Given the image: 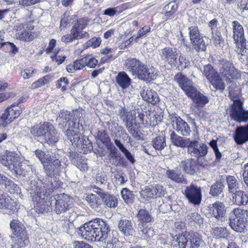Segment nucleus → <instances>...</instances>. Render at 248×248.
Instances as JSON below:
<instances>
[{"label":"nucleus","mask_w":248,"mask_h":248,"mask_svg":"<svg viewBox=\"0 0 248 248\" xmlns=\"http://www.w3.org/2000/svg\"><path fill=\"white\" fill-rule=\"evenodd\" d=\"M74 113V115L79 118L78 122L77 118L74 120L72 119L70 112L64 110L61 112L56 121L59 128L65 133L72 144L80 146L79 152L86 154L93 150L92 143L88 139L80 138L81 135L79 133L83 129L82 124H79L82 113L78 110H75Z\"/></svg>","instance_id":"1"},{"label":"nucleus","mask_w":248,"mask_h":248,"mask_svg":"<svg viewBox=\"0 0 248 248\" xmlns=\"http://www.w3.org/2000/svg\"><path fill=\"white\" fill-rule=\"evenodd\" d=\"M55 182L51 184H46L45 186L39 185L38 182L31 180L30 182L28 190L32 197L33 202H36L35 208L39 212L43 213L53 211V207L50 205V201L46 202L45 200V195L52 192L54 189L58 187Z\"/></svg>","instance_id":"2"},{"label":"nucleus","mask_w":248,"mask_h":248,"mask_svg":"<svg viewBox=\"0 0 248 248\" xmlns=\"http://www.w3.org/2000/svg\"><path fill=\"white\" fill-rule=\"evenodd\" d=\"M43 166L47 177L45 182L38 180L39 185L43 186L46 184H49L54 182L57 184L56 178L54 176L59 171L66 168L68 166V159L61 150H54L51 153V157Z\"/></svg>","instance_id":"3"},{"label":"nucleus","mask_w":248,"mask_h":248,"mask_svg":"<svg viewBox=\"0 0 248 248\" xmlns=\"http://www.w3.org/2000/svg\"><path fill=\"white\" fill-rule=\"evenodd\" d=\"M202 73L216 91L222 93L225 90V83L223 79L211 64L204 65Z\"/></svg>","instance_id":"4"},{"label":"nucleus","mask_w":248,"mask_h":248,"mask_svg":"<svg viewBox=\"0 0 248 248\" xmlns=\"http://www.w3.org/2000/svg\"><path fill=\"white\" fill-rule=\"evenodd\" d=\"M10 226L15 244L18 246L28 245L29 240L24 224L17 219H13L10 222Z\"/></svg>","instance_id":"5"},{"label":"nucleus","mask_w":248,"mask_h":248,"mask_svg":"<svg viewBox=\"0 0 248 248\" xmlns=\"http://www.w3.org/2000/svg\"><path fill=\"white\" fill-rule=\"evenodd\" d=\"M109 229V225L103 219L95 218L85 223L83 226L77 228L76 232L82 236L87 235L92 237L91 234L98 233L100 229H104V231Z\"/></svg>","instance_id":"6"},{"label":"nucleus","mask_w":248,"mask_h":248,"mask_svg":"<svg viewBox=\"0 0 248 248\" xmlns=\"http://www.w3.org/2000/svg\"><path fill=\"white\" fill-rule=\"evenodd\" d=\"M219 71L222 77L228 82H232V80H237L241 78L240 71L235 68L233 63L227 60L220 61Z\"/></svg>","instance_id":"7"},{"label":"nucleus","mask_w":248,"mask_h":248,"mask_svg":"<svg viewBox=\"0 0 248 248\" xmlns=\"http://www.w3.org/2000/svg\"><path fill=\"white\" fill-rule=\"evenodd\" d=\"M72 202L70 196L63 194L51 197L50 205L53 207V210L59 215L67 211L71 207Z\"/></svg>","instance_id":"8"},{"label":"nucleus","mask_w":248,"mask_h":248,"mask_svg":"<svg viewBox=\"0 0 248 248\" xmlns=\"http://www.w3.org/2000/svg\"><path fill=\"white\" fill-rule=\"evenodd\" d=\"M17 155L14 152H6L4 155H0V163L7 167L11 171H14L16 175H20L22 171L19 168Z\"/></svg>","instance_id":"9"},{"label":"nucleus","mask_w":248,"mask_h":248,"mask_svg":"<svg viewBox=\"0 0 248 248\" xmlns=\"http://www.w3.org/2000/svg\"><path fill=\"white\" fill-rule=\"evenodd\" d=\"M230 116L232 119L239 123L248 121V110L243 108V103L239 99L234 100L230 109Z\"/></svg>","instance_id":"10"},{"label":"nucleus","mask_w":248,"mask_h":248,"mask_svg":"<svg viewBox=\"0 0 248 248\" xmlns=\"http://www.w3.org/2000/svg\"><path fill=\"white\" fill-rule=\"evenodd\" d=\"M137 217L140 222L139 230L141 232L142 235H144V238L148 239L150 237L149 233L152 232V230L150 229H147V227H145L144 226L147 223L151 222L153 220V217L149 212L145 209H140L139 211Z\"/></svg>","instance_id":"11"},{"label":"nucleus","mask_w":248,"mask_h":248,"mask_svg":"<svg viewBox=\"0 0 248 248\" xmlns=\"http://www.w3.org/2000/svg\"><path fill=\"white\" fill-rule=\"evenodd\" d=\"M209 147L205 143L199 142L198 140H191L187 149V153L200 158L204 157L208 153Z\"/></svg>","instance_id":"12"},{"label":"nucleus","mask_w":248,"mask_h":248,"mask_svg":"<svg viewBox=\"0 0 248 248\" xmlns=\"http://www.w3.org/2000/svg\"><path fill=\"white\" fill-rule=\"evenodd\" d=\"M184 194L189 202L194 205H199L201 202L202 195L200 187L191 184L186 188Z\"/></svg>","instance_id":"13"},{"label":"nucleus","mask_w":248,"mask_h":248,"mask_svg":"<svg viewBox=\"0 0 248 248\" xmlns=\"http://www.w3.org/2000/svg\"><path fill=\"white\" fill-rule=\"evenodd\" d=\"M169 119L172 123L173 128L179 134L184 136L189 135L191 129L186 122L182 120L180 117L173 114L169 116Z\"/></svg>","instance_id":"14"},{"label":"nucleus","mask_w":248,"mask_h":248,"mask_svg":"<svg viewBox=\"0 0 248 248\" xmlns=\"http://www.w3.org/2000/svg\"><path fill=\"white\" fill-rule=\"evenodd\" d=\"M160 59L170 65L177 64L178 52L175 47L166 46L161 49L159 53Z\"/></svg>","instance_id":"15"},{"label":"nucleus","mask_w":248,"mask_h":248,"mask_svg":"<svg viewBox=\"0 0 248 248\" xmlns=\"http://www.w3.org/2000/svg\"><path fill=\"white\" fill-rule=\"evenodd\" d=\"M165 193L163 186L160 185L145 186L140 192L141 197L147 200L164 196Z\"/></svg>","instance_id":"16"},{"label":"nucleus","mask_w":248,"mask_h":248,"mask_svg":"<svg viewBox=\"0 0 248 248\" xmlns=\"http://www.w3.org/2000/svg\"><path fill=\"white\" fill-rule=\"evenodd\" d=\"M233 27V38L235 43L241 46V49L244 52L245 49H246L247 41L244 37V31L242 26L237 21H234L232 23Z\"/></svg>","instance_id":"17"},{"label":"nucleus","mask_w":248,"mask_h":248,"mask_svg":"<svg viewBox=\"0 0 248 248\" xmlns=\"http://www.w3.org/2000/svg\"><path fill=\"white\" fill-rule=\"evenodd\" d=\"M174 78L187 96L196 89L192 81L182 73L176 74Z\"/></svg>","instance_id":"18"},{"label":"nucleus","mask_w":248,"mask_h":248,"mask_svg":"<svg viewBox=\"0 0 248 248\" xmlns=\"http://www.w3.org/2000/svg\"><path fill=\"white\" fill-rule=\"evenodd\" d=\"M140 93L144 101L152 105H155L160 101L158 94L151 89L147 84H144L141 88Z\"/></svg>","instance_id":"19"},{"label":"nucleus","mask_w":248,"mask_h":248,"mask_svg":"<svg viewBox=\"0 0 248 248\" xmlns=\"http://www.w3.org/2000/svg\"><path fill=\"white\" fill-rule=\"evenodd\" d=\"M209 211V213L218 220L223 221L225 220L226 210L223 203L217 202L210 205Z\"/></svg>","instance_id":"20"},{"label":"nucleus","mask_w":248,"mask_h":248,"mask_svg":"<svg viewBox=\"0 0 248 248\" xmlns=\"http://www.w3.org/2000/svg\"><path fill=\"white\" fill-rule=\"evenodd\" d=\"M51 124L45 122L35 125L31 128V134L38 140H43Z\"/></svg>","instance_id":"21"},{"label":"nucleus","mask_w":248,"mask_h":248,"mask_svg":"<svg viewBox=\"0 0 248 248\" xmlns=\"http://www.w3.org/2000/svg\"><path fill=\"white\" fill-rule=\"evenodd\" d=\"M233 138L238 145H242L248 141V123L247 125L236 128Z\"/></svg>","instance_id":"22"},{"label":"nucleus","mask_w":248,"mask_h":248,"mask_svg":"<svg viewBox=\"0 0 248 248\" xmlns=\"http://www.w3.org/2000/svg\"><path fill=\"white\" fill-rule=\"evenodd\" d=\"M187 247L188 248H199L203 247L205 243L199 233L189 232L187 235Z\"/></svg>","instance_id":"23"},{"label":"nucleus","mask_w":248,"mask_h":248,"mask_svg":"<svg viewBox=\"0 0 248 248\" xmlns=\"http://www.w3.org/2000/svg\"><path fill=\"white\" fill-rule=\"evenodd\" d=\"M179 167L186 173L194 175L196 173L197 164L192 158H185L179 164Z\"/></svg>","instance_id":"24"},{"label":"nucleus","mask_w":248,"mask_h":248,"mask_svg":"<svg viewBox=\"0 0 248 248\" xmlns=\"http://www.w3.org/2000/svg\"><path fill=\"white\" fill-rule=\"evenodd\" d=\"M0 209H8L10 214L14 213L16 209V203L4 194L2 190H0Z\"/></svg>","instance_id":"25"},{"label":"nucleus","mask_w":248,"mask_h":248,"mask_svg":"<svg viewBox=\"0 0 248 248\" xmlns=\"http://www.w3.org/2000/svg\"><path fill=\"white\" fill-rule=\"evenodd\" d=\"M229 224L233 230L237 232H244L247 226L242 220H238L231 213L229 215Z\"/></svg>","instance_id":"26"},{"label":"nucleus","mask_w":248,"mask_h":248,"mask_svg":"<svg viewBox=\"0 0 248 248\" xmlns=\"http://www.w3.org/2000/svg\"><path fill=\"white\" fill-rule=\"evenodd\" d=\"M188 96L192 99L193 102L195 103L198 107L202 108L209 102L208 98L198 91L196 89L191 93H190Z\"/></svg>","instance_id":"27"},{"label":"nucleus","mask_w":248,"mask_h":248,"mask_svg":"<svg viewBox=\"0 0 248 248\" xmlns=\"http://www.w3.org/2000/svg\"><path fill=\"white\" fill-rule=\"evenodd\" d=\"M118 228L125 236L132 235L135 232L132 221L128 219H121L118 223Z\"/></svg>","instance_id":"28"},{"label":"nucleus","mask_w":248,"mask_h":248,"mask_svg":"<svg viewBox=\"0 0 248 248\" xmlns=\"http://www.w3.org/2000/svg\"><path fill=\"white\" fill-rule=\"evenodd\" d=\"M59 138L57 130L51 124L43 140L48 144L53 145L58 141Z\"/></svg>","instance_id":"29"},{"label":"nucleus","mask_w":248,"mask_h":248,"mask_svg":"<svg viewBox=\"0 0 248 248\" xmlns=\"http://www.w3.org/2000/svg\"><path fill=\"white\" fill-rule=\"evenodd\" d=\"M126 66L128 70L133 75L138 76L144 64L136 59H130L127 60Z\"/></svg>","instance_id":"30"},{"label":"nucleus","mask_w":248,"mask_h":248,"mask_svg":"<svg viewBox=\"0 0 248 248\" xmlns=\"http://www.w3.org/2000/svg\"><path fill=\"white\" fill-rule=\"evenodd\" d=\"M23 108L19 107L13 108L8 107L3 113L10 123L17 118L22 112Z\"/></svg>","instance_id":"31"},{"label":"nucleus","mask_w":248,"mask_h":248,"mask_svg":"<svg viewBox=\"0 0 248 248\" xmlns=\"http://www.w3.org/2000/svg\"><path fill=\"white\" fill-rule=\"evenodd\" d=\"M116 81L123 90L127 89L131 83V78L124 72L118 73L116 77Z\"/></svg>","instance_id":"32"},{"label":"nucleus","mask_w":248,"mask_h":248,"mask_svg":"<svg viewBox=\"0 0 248 248\" xmlns=\"http://www.w3.org/2000/svg\"><path fill=\"white\" fill-rule=\"evenodd\" d=\"M0 185H4L5 189L10 193L17 192L19 187L6 176L0 173Z\"/></svg>","instance_id":"33"},{"label":"nucleus","mask_w":248,"mask_h":248,"mask_svg":"<svg viewBox=\"0 0 248 248\" xmlns=\"http://www.w3.org/2000/svg\"><path fill=\"white\" fill-rule=\"evenodd\" d=\"M109 156L110 158L115 159V161H113L111 164L116 166H124V163L123 161V157L122 155L118 152V149L112 147L109 148Z\"/></svg>","instance_id":"34"},{"label":"nucleus","mask_w":248,"mask_h":248,"mask_svg":"<svg viewBox=\"0 0 248 248\" xmlns=\"http://www.w3.org/2000/svg\"><path fill=\"white\" fill-rule=\"evenodd\" d=\"M98 233H95L94 234H91L92 237L90 236L83 235V237L88 241H94V242H101L104 240L109 235V229L108 230L104 231V229H100Z\"/></svg>","instance_id":"35"},{"label":"nucleus","mask_w":248,"mask_h":248,"mask_svg":"<svg viewBox=\"0 0 248 248\" xmlns=\"http://www.w3.org/2000/svg\"><path fill=\"white\" fill-rule=\"evenodd\" d=\"M165 175L167 178L175 182L182 184L187 183L186 180L183 178L181 173L173 170H167Z\"/></svg>","instance_id":"36"},{"label":"nucleus","mask_w":248,"mask_h":248,"mask_svg":"<svg viewBox=\"0 0 248 248\" xmlns=\"http://www.w3.org/2000/svg\"><path fill=\"white\" fill-rule=\"evenodd\" d=\"M226 182L228 187V191L232 194L240 190V182L233 176H226Z\"/></svg>","instance_id":"37"},{"label":"nucleus","mask_w":248,"mask_h":248,"mask_svg":"<svg viewBox=\"0 0 248 248\" xmlns=\"http://www.w3.org/2000/svg\"><path fill=\"white\" fill-rule=\"evenodd\" d=\"M151 143L156 151H161L167 146L166 137L163 135L156 136L152 139Z\"/></svg>","instance_id":"38"},{"label":"nucleus","mask_w":248,"mask_h":248,"mask_svg":"<svg viewBox=\"0 0 248 248\" xmlns=\"http://www.w3.org/2000/svg\"><path fill=\"white\" fill-rule=\"evenodd\" d=\"M232 199L233 202L238 205H246L248 202V194L240 190L233 194Z\"/></svg>","instance_id":"39"},{"label":"nucleus","mask_w":248,"mask_h":248,"mask_svg":"<svg viewBox=\"0 0 248 248\" xmlns=\"http://www.w3.org/2000/svg\"><path fill=\"white\" fill-rule=\"evenodd\" d=\"M118 115L121 120L125 124L133 121V116L131 111L124 107H121L118 110Z\"/></svg>","instance_id":"40"},{"label":"nucleus","mask_w":248,"mask_h":248,"mask_svg":"<svg viewBox=\"0 0 248 248\" xmlns=\"http://www.w3.org/2000/svg\"><path fill=\"white\" fill-rule=\"evenodd\" d=\"M153 76L154 69L153 67H147L145 64L138 75L139 78L148 81L152 79Z\"/></svg>","instance_id":"41"},{"label":"nucleus","mask_w":248,"mask_h":248,"mask_svg":"<svg viewBox=\"0 0 248 248\" xmlns=\"http://www.w3.org/2000/svg\"><path fill=\"white\" fill-rule=\"evenodd\" d=\"M171 139L174 145L182 148L187 147L188 148V145L191 141L189 138L184 139L176 135L171 137Z\"/></svg>","instance_id":"42"},{"label":"nucleus","mask_w":248,"mask_h":248,"mask_svg":"<svg viewBox=\"0 0 248 248\" xmlns=\"http://www.w3.org/2000/svg\"><path fill=\"white\" fill-rule=\"evenodd\" d=\"M103 247L105 248H117L119 247V243L117 238L114 237L110 234L101 241Z\"/></svg>","instance_id":"43"},{"label":"nucleus","mask_w":248,"mask_h":248,"mask_svg":"<svg viewBox=\"0 0 248 248\" xmlns=\"http://www.w3.org/2000/svg\"><path fill=\"white\" fill-rule=\"evenodd\" d=\"M224 187L223 182L219 180L211 186L210 194L213 196H218L222 193Z\"/></svg>","instance_id":"44"},{"label":"nucleus","mask_w":248,"mask_h":248,"mask_svg":"<svg viewBox=\"0 0 248 248\" xmlns=\"http://www.w3.org/2000/svg\"><path fill=\"white\" fill-rule=\"evenodd\" d=\"M186 221L189 223L197 224L201 226L203 223V219L201 216L197 212H191L186 217Z\"/></svg>","instance_id":"45"},{"label":"nucleus","mask_w":248,"mask_h":248,"mask_svg":"<svg viewBox=\"0 0 248 248\" xmlns=\"http://www.w3.org/2000/svg\"><path fill=\"white\" fill-rule=\"evenodd\" d=\"M76 15H71L70 12H66L63 14V17L61 20V24L60 29L62 31L67 26L70 25L73 21L76 19Z\"/></svg>","instance_id":"46"},{"label":"nucleus","mask_w":248,"mask_h":248,"mask_svg":"<svg viewBox=\"0 0 248 248\" xmlns=\"http://www.w3.org/2000/svg\"><path fill=\"white\" fill-rule=\"evenodd\" d=\"M238 220H242L244 223L248 225V210L240 208H235L231 212Z\"/></svg>","instance_id":"47"},{"label":"nucleus","mask_w":248,"mask_h":248,"mask_svg":"<svg viewBox=\"0 0 248 248\" xmlns=\"http://www.w3.org/2000/svg\"><path fill=\"white\" fill-rule=\"evenodd\" d=\"M102 201L105 205L110 208H114L117 206V198L114 195L107 192L102 198Z\"/></svg>","instance_id":"48"},{"label":"nucleus","mask_w":248,"mask_h":248,"mask_svg":"<svg viewBox=\"0 0 248 248\" xmlns=\"http://www.w3.org/2000/svg\"><path fill=\"white\" fill-rule=\"evenodd\" d=\"M213 233L218 238L227 239L230 235L229 230L226 227H216L213 229Z\"/></svg>","instance_id":"49"},{"label":"nucleus","mask_w":248,"mask_h":248,"mask_svg":"<svg viewBox=\"0 0 248 248\" xmlns=\"http://www.w3.org/2000/svg\"><path fill=\"white\" fill-rule=\"evenodd\" d=\"M193 48L198 52L204 51L206 48V45L203 40V36L199 38L198 39H195L194 41L191 42Z\"/></svg>","instance_id":"50"},{"label":"nucleus","mask_w":248,"mask_h":248,"mask_svg":"<svg viewBox=\"0 0 248 248\" xmlns=\"http://www.w3.org/2000/svg\"><path fill=\"white\" fill-rule=\"evenodd\" d=\"M52 152V151L50 152L47 151L46 153H45L41 150L37 149L35 150L34 153L36 157L39 158L43 165L47 162V161L51 157Z\"/></svg>","instance_id":"51"},{"label":"nucleus","mask_w":248,"mask_h":248,"mask_svg":"<svg viewBox=\"0 0 248 248\" xmlns=\"http://www.w3.org/2000/svg\"><path fill=\"white\" fill-rule=\"evenodd\" d=\"M86 200L93 208H97L101 205V199L95 194H91L88 195L86 197Z\"/></svg>","instance_id":"52"},{"label":"nucleus","mask_w":248,"mask_h":248,"mask_svg":"<svg viewBox=\"0 0 248 248\" xmlns=\"http://www.w3.org/2000/svg\"><path fill=\"white\" fill-rule=\"evenodd\" d=\"M121 195L125 202L127 204L133 203L134 195L132 191L127 188H123L121 191Z\"/></svg>","instance_id":"53"},{"label":"nucleus","mask_w":248,"mask_h":248,"mask_svg":"<svg viewBox=\"0 0 248 248\" xmlns=\"http://www.w3.org/2000/svg\"><path fill=\"white\" fill-rule=\"evenodd\" d=\"M16 36L17 39L24 41H31L33 39V36L31 34V32L27 31L25 29L22 31L16 33Z\"/></svg>","instance_id":"54"},{"label":"nucleus","mask_w":248,"mask_h":248,"mask_svg":"<svg viewBox=\"0 0 248 248\" xmlns=\"http://www.w3.org/2000/svg\"><path fill=\"white\" fill-rule=\"evenodd\" d=\"M188 30L189 31L188 34L191 42L202 36V34L200 32L197 26H191L188 28Z\"/></svg>","instance_id":"55"},{"label":"nucleus","mask_w":248,"mask_h":248,"mask_svg":"<svg viewBox=\"0 0 248 248\" xmlns=\"http://www.w3.org/2000/svg\"><path fill=\"white\" fill-rule=\"evenodd\" d=\"M53 78V76L48 75L45 76L39 79L36 82H33L32 86L33 88H39L47 84L49 81L52 80Z\"/></svg>","instance_id":"56"},{"label":"nucleus","mask_w":248,"mask_h":248,"mask_svg":"<svg viewBox=\"0 0 248 248\" xmlns=\"http://www.w3.org/2000/svg\"><path fill=\"white\" fill-rule=\"evenodd\" d=\"M133 122H134V121H132V122H129L128 123L125 124V126L126 129L129 132V133L131 134V135L133 138L138 140L140 138V136L139 134L138 131L136 130L133 127Z\"/></svg>","instance_id":"57"},{"label":"nucleus","mask_w":248,"mask_h":248,"mask_svg":"<svg viewBox=\"0 0 248 248\" xmlns=\"http://www.w3.org/2000/svg\"><path fill=\"white\" fill-rule=\"evenodd\" d=\"M101 41L100 37H93L88 41L85 45L86 47H92L94 48L100 46Z\"/></svg>","instance_id":"58"},{"label":"nucleus","mask_w":248,"mask_h":248,"mask_svg":"<svg viewBox=\"0 0 248 248\" xmlns=\"http://www.w3.org/2000/svg\"><path fill=\"white\" fill-rule=\"evenodd\" d=\"M178 245L179 246L178 248H186L187 247V235L183 233L178 234Z\"/></svg>","instance_id":"59"},{"label":"nucleus","mask_w":248,"mask_h":248,"mask_svg":"<svg viewBox=\"0 0 248 248\" xmlns=\"http://www.w3.org/2000/svg\"><path fill=\"white\" fill-rule=\"evenodd\" d=\"M69 83L68 80L66 78H60L56 84L57 88H61L62 91H65L67 89L66 85Z\"/></svg>","instance_id":"60"},{"label":"nucleus","mask_w":248,"mask_h":248,"mask_svg":"<svg viewBox=\"0 0 248 248\" xmlns=\"http://www.w3.org/2000/svg\"><path fill=\"white\" fill-rule=\"evenodd\" d=\"M59 49L56 48L54 50V55L51 56V59L53 61H55L57 62L58 65L62 63L65 60L66 57L65 56H57L56 54L59 52Z\"/></svg>","instance_id":"61"},{"label":"nucleus","mask_w":248,"mask_h":248,"mask_svg":"<svg viewBox=\"0 0 248 248\" xmlns=\"http://www.w3.org/2000/svg\"><path fill=\"white\" fill-rule=\"evenodd\" d=\"M151 28L149 26H145L140 29L138 32L137 36L135 38V41L137 42L139 39L150 31Z\"/></svg>","instance_id":"62"},{"label":"nucleus","mask_w":248,"mask_h":248,"mask_svg":"<svg viewBox=\"0 0 248 248\" xmlns=\"http://www.w3.org/2000/svg\"><path fill=\"white\" fill-rule=\"evenodd\" d=\"M178 7V4L176 3L175 1H171L164 6L163 11L175 13L177 11Z\"/></svg>","instance_id":"63"},{"label":"nucleus","mask_w":248,"mask_h":248,"mask_svg":"<svg viewBox=\"0 0 248 248\" xmlns=\"http://www.w3.org/2000/svg\"><path fill=\"white\" fill-rule=\"evenodd\" d=\"M87 62V59L84 57L81 59L75 61L74 62V66H75L77 70H80L86 66Z\"/></svg>","instance_id":"64"}]
</instances>
